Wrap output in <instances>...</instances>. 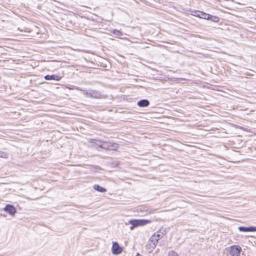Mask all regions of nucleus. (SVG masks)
Instances as JSON below:
<instances>
[{"instance_id":"17","label":"nucleus","mask_w":256,"mask_h":256,"mask_svg":"<svg viewBox=\"0 0 256 256\" xmlns=\"http://www.w3.org/2000/svg\"><path fill=\"white\" fill-rule=\"evenodd\" d=\"M135 226H134L133 225H132V226L130 227V230H132L135 228Z\"/></svg>"},{"instance_id":"8","label":"nucleus","mask_w":256,"mask_h":256,"mask_svg":"<svg viewBox=\"0 0 256 256\" xmlns=\"http://www.w3.org/2000/svg\"><path fill=\"white\" fill-rule=\"evenodd\" d=\"M164 236V234L160 232V231H158L156 232H155L152 236L151 238L153 239H154L156 242H158V240L162 238Z\"/></svg>"},{"instance_id":"15","label":"nucleus","mask_w":256,"mask_h":256,"mask_svg":"<svg viewBox=\"0 0 256 256\" xmlns=\"http://www.w3.org/2000/svg\"><path fill=\"white\" fill-rule=\"evenodd\" d=\"M8 156V154L5 152L0 151V158H6Z\"/></svg>"},{"instance_id":"4","label":"nucleus","mask_w":256,"mask_h":256,"mask_svg":"<svg viewBox=\"0 0 256 256\" xmlns=\"http://www.w3.org/2000/svg\"><path fill=\"white\" fill-rule=\"evenodd\" d=\"M158 242H156V240L150 237L146 245L147 250L150 252H152L155 248Z\"/></svg>"},{"instance_id":"14","label":"nucleus","mask_w":256,"mask_h":256,"mask_svg":"<svg viewBox=\"0 0 256 256\" xmlns=\"http://www.w3.org/2000/svg\"><path fill=\"white\" fill-rule=\"evenodd\" d=\"M208 20H210L213 22H219V18L216 16H214L210 14L208 19Z\"/></svg>"},{"instance_id":"10","label":"nucleus","mask_w":256,"mask_h":256,"mask_svg":"<svg viewBox=\"0 0 256 256\" xmlns=\"http://www.w3.org/2000/svg\"><path fill=\"white\" fill-rule=\"evenodd\" d=\"M150 104L148 100H142L139 101L138 103V105L140 107H146L148 106Z\"/></svg>"},{"instance_id":"5","label":"nucleus","mask_w":256,"mask_h":256,"mask_svg":"<svg viewBox=\"0 0 256 256\" xmlns=\"http://www.w3.org/2000/svg\"><path fill=\"white\" fill-rule=\"evenodd\" d=\"M112 251L114 254L117 255L122 252V248L119 246L118 242H114L112 244Z\"/></svg>"},{"instance_id":"11","label":"nucleus","mask_w":256,"mask_h":256,"mask_svg":"<svg viewBox=\"0 0 256 256\" xmlns=\"http://www.w3.org/2000/svg\"><path fill=\"white\" fill-rule=\"evenodd\" d=\"M198 14H200L198 15V18H204L205 20H207L208 19L210 14H206V13H205L204 12H202L200 11V12H198Z\"/></svg>"},{"instance_id":"13","label":"nucleus","mask_w":256,"mask_h":256,"mask_svg":"<svg viewBox=\"0 0 256 256\" xmlns=\"http://www.w3.org/2000/svg\"><path fill=\"white\" fill-rule=\"evenodd\" d=\"M111 32L116 37L118 38H120L122 35V32L117 30H112Z\"/></svg>"},{"instance_id":"18","label":"nucleus","mask_w":256,"mask_h":256,"mask_svg":"<svg viewBox=\"0 0 256 256\" xmlns=\"http://www.w3.org/2000/svg\"><path fill=\"white\" fill-rule=\"evenodd\" d=\"M136 256H140V254H136Z\"/></svg>"},{"instance_id":"1","label":"nucleus","mask_w":256,"mask_h":256,"mask_svg":"<svg viewBox=\"0 0 256 256\" xmlns=\"http://www.w3.org/2000/svg\"><path fill=\"white\" fill-rule=\"evenodd\" d=\"M91 140L92 142L95 143L96 144L103 148H108L110 150H114L118 148V145L116 144L108 143L106 142H103L101 144V142L98 140Z\"/></svg>"},{"instance_id":"7","label":"nucleus","mask_w":256,"mask_h":256,"mask_svg":"<svg viewBox=\"0 0 256 256\" xmlns=\"http://www.w3.org/2000/svg\"><path fill=\"white\" fill-rule=\"evenodd\" d=\"M238 230L240 232H256V227H254V226H250V227L239 226L238 228Z\"/></svg>"},{"instance_id":"19","label":"nucleus","mask_w":256,"mask_h":256,"mask_svg":"<svg viewBox=\"0 0 256 256\" xmlns=\"http://www.w3.org/2000/svg\"><path fill=\"white\" fill-rule=\"evenodd\" d=\"M255 19H256V16H255Z\"/></svg>"},{"instance_id":"6","label":"nucleus","mask_w":256,"mask_h":256,"mask_svg":"<svg viewBox=\"0 0 256 256\" xmlns=\"http://www.w3.org/2000/svg\"><path fill=\"white\" fill-rule=\"evenodd\" d=\"M4 210L12 216H14L16 212V208L14 206L10 204H7Z\"/></svg>"},{"instance_id":"2","label":"nucleus","mask_w":256,"mask_h":256,"mask_svg":"<svg viewBox=\"0 0 256 256\" xmlns=\"http://www.w3.org/2000/svg\"><path fill=\"white\" fill-rule=\"evenodd\" d=\"M151 222L150 220L144 219L131 220L129 221L130 224L136 227L144 226L150 224Z\"/></svg>"},{"instance_id":"16","label":"nucleus","mask_w":256,"mask_h":256,"mask_svg":"<svg viewBox=\"0 0 256 256\" xmlns=\"http://www.w3.org/2000/svg\"><path fill=\"white\" fill-rule=\"evenodd\" d=\"M200 12V11H194L192 12V13L191 14L192 15L194 16H195L198 17V14H198Z\"/></svg>"},{"instance_id":"12","label":"nucleus","mask_w":256,"mask_h":256,"mask_svg":"<svg viewBox=\"0 0 256 256\" xmlns=\"http://www.w3.org/2000/svg\"><path fill=\"white\" fill-rule=\"evenodd\" d=\"M94 188L96 190H97L98 192H106V190L100 186L99 185H94Z\"/></svg>"},{"instance_id":"9","label":"nucleus","mask_w":256,"mask_h":256,"mask_svg":"<svg viewBox=\"0 0 256 256\" xmlns=\"http://www.w3.org/2000/svg\"><path fill=\"white\" fill-rule=\"evenodd\" d=\"M44 78L46 80H54L58 81L61 79V77L56 74L46 75L45 76Z\"/></svg>"},{"instance_id":"3","label":"nucleus","mask_w":256,"mask_h":256,"mask_svg":"<svg viewBox=\"0 0 256 256\" xmlns=\"http://www.w3.org/2000/svg\"><path fill=\"white\" fill-rule=\"evenodd\" d=\"M226 250L232 256H240L242 248L239 246H233L228 248Z\"/></svg>"}]
</instances>
